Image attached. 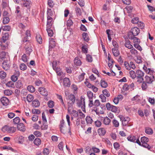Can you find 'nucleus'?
Returning a JSON list of instances; mask_svg holds the SVG:
<instances>
[{
    "label": "nucleus",
    "mask_w": 155,
    "mask_h": 155,
    "mask_svg": "<svg viewBox=\"0 0 155 155\" xmlns=\"http://www.w3.org/2000/svg\"><path fill=\"white\" fill-rule=\"evenodd\" d=\"M82 35L83 38L84 39V40L87 42H88L89 40V39L87 34L86 32H84L82 34Z\"/></svg>",
    "instance_id": "cd10ccee"
},
{
    "label": "nucleus",
    "mask_w": 155,
    "mask_h": 155,
    "mask_svg": "<svg viewBox=\"0 0 155 155\" xmlns=\"http://www.w3.org/2000/svg\"><path fill=\"white\" fill-rule=\"evenodd\" d=\"M50 28H47L46 30L48 33V36L50 37H51L53 36V32L52 30L50 29Z\"/></svg>",
    "instance_id": "58836bf2"
},
{
    "label": "nucleus",
    "mask_w": 155,
    "mask_h": 155,
    "mask_svg": "<svg viewBox=\"0 0 155 155\" xmlns=\"http://www.w3.org/2000/svg\"><path fill=\"white\" fill-rule=\"evenodd\" d=\"M146 82L148 84H151L153 81L154 77L153 76L151 75L150 76L146 75L145 77Z\"/></svg>",
    "instance_id": "9b49d317"
},
{
    "label": "nucleus",
    "mask_w": 155,
    "mask_h": 155,
    "mask_svg": "<svg viewBox=\"0 0 155 155\" xmlns=\"http://www.w3.org/2000/svg\"><path fill=\"white\" fill-rule=\"evenodd\" d=\"M1 28L4 31H9L11 29V28L10 26L5 25L2 26Z\"/></svg>",
    "instance_id": "de8ad7c7"
},
{
    "label": "nucleus",
    "mask_w": 155,
    "mask_h": 155,
    "mask_svg": "<svg viewBox=\"0 0 155 155\" xmlns=\"http://www.w3.org/2000/svg\"><path fill=\"white\" fill-rule=\"evenodd\" d=\"M25 48L26 53L29 55L30 53L32 51V50L31 48V46L27 47V45H26Z\"/></svg>",
    "instance_id": "c756f323"
},
{
    "label": "nucleus",
    "mask_w": 155,
    "mask_h": 155,
    "mask_svg": "<svg viewBox=\"0 0 155 155\" xmlns=\"http://www.w3.org/2000/svg\"><path fill=\"white\" fill-rule=\"evenodd\" d=\"M0 58L3 61L6 60H10L8 53L4 51L0 52Z\"/></svg>",
    "instance_id": "6e6552de"
},
{
    "label": "nucleus",
    "mask_w": 155,
    "mask_h": 155,
    "mask_svg": "<svg viewBox=\"0 0 155 155\" xmlns=\"http://www.w3.org/2000/svg\"><path fill=\"white\" fill-rule=\"evenodd\" d=\"M27 100L29 102L32 101L34 99L33 96L31 94H28L27 96Z\"/></svg>",
    "instance_id": "a19ab883"
},
{
    "label": "nucleus",
    "mask_w": 155,
    "mask_h": 155,
    "mask_svg": "<svg viewBox=\"0 0 155 155\" xmlns=\"http://www.w3.org/2000/svg\"><path fill=\"white\" fill-rule=\"evenodd\" d=\"M74 63L77 66H80L81 64V62L78 57H76L74 58Z\"/></svg>",
    "instance_id": "4be33fe9"
},
{
    "label": "nucleus",
    "mask_w": 155,
    "mask_h": 155,
    "mask_svg": "<svg viewBox=\"0 0 155 155\" xmlns=\"http://www.w3.org/2000/svg\"><path fill=\"white\" fill-rule=\"evenodd\" d=\"M112 123L114 126L116 127H118L119 126V123L118 121L116 119H114L112 120Z\"/></svg>",
    "instance_id": "09e8293b"
},
{
    "label": "nucleus",
    "mask_w": 155,
    "mask_h": 155,
    "mask_svg": "<svg viewBox=\"0 0 155 155\" xmlns=\"http://www.w3.org/2000/svg\"><path fill=\"white\" fill-rule=\"evenodd\" d=\"M9 64V60H6L3 61L2 63V67L3 69L6 71L8 70L10 67Z\"/></svg>",
    "instance_id": "1a4fd4ad"
},
{
    "label": "nucleus",
    "mask_w": 155,
    "mask_h": 155,
    "mask_svg": "<svg viewBox=\"0 0 155 155\" xmlns=\"http://www.w3.org/2000/svg\"><path fill=\"white\" fill-rule=\"evenodd\" d=\"M20 121V119L18 117H16L13 120V122L15 124H18Z\"/></svg>",
    "instance_id": "bf43d9fd"
},
{
    "label": "nucleus",
    "mask_w": 155,
    "mask_h": 155,
    "mask_svg": "<svg viewBox=\"0 0 155 155\" xmlns=\"http://www.w3.org/2000/svg\"><path fill=\"white\" fill-rule=\"evenodd\" d=\"M142 83H143L141 86L142 89L143 90H146L148 87V86L147 84V82H146V81H144Z\"/></svg>",
    "instance_id": "72a5a7b5"
},
{
    "label": "nucleus",
    "mask_w": 155,
    "mask_h": 155,
    "mask_svg": "<svg viewBox=\"0 0 155 155\" xmlns=\"http://www.w3.org/2000/svg\"><path fill=\"white\" fill-rule=\"evenodd\" d=\"M120 121L122 122L123 126H126L128 122L130 120V119L128 117H125L122 115H119L118 116Z\"/></svg>",
    "instance_id": "39448f33"
},
{
    "label": "nucleus",
    "mask_w": 155,
    "mask_h": 155,
    "mask_svg": "<svg viewBox=\"0 0 155 155\" xmlns=\"http://www.w3.org/2000/svg\"><path fill=\"white\" fill-rule=\"evenodd\" d=\"M23 2V5L24 6L28 8H30V1L28 0H22Z\"/></svg>",
    "instance_id": "aec40b11"
},
{
    "label": "nucleus",
    "mask_w": 155,
    "mask_h": 155,
    "mask_svg": "<svg viewBox=\"0 0 155 155\" xmlns=\"http://www.w3.org/2000/svg\"><path fill=\"white\" fill-rule=\"evenodd\" d=\"M139 43L134 44V46L135 48L141 51L142 50V49L140 45H139Z\"/></svg>",
    "instance_id": "5fc2aeb1"
},
{
    "label": "nucleus",
    "mask_w": 155,
    "mask_h": 155,
    "mask_svg": "<svg viewBox=\"0 0 155 155\" xmlns=\"http://www.w3.org/2000/svg\"><path fill=\"white\" fill-rule=\"evenodd\" d=\"M64 86L66 87H69L70 86L71 83L69 79L67 78H64L63 80Z\"/></svg>",
    "instance_id": "2eb2a0df"
},
{
    "label": "nucleus",
    "mask_w": 155,
    "mask_h": 155,
    "mask_svg": "<svg viewBox=\"0 0 155 155\" xmlns=\"http://www.w3.org/2000/svg\"><path fill=\"white\" fill-rule=\"evenodd\" d=\"M12 91L10 90H6L4 91V93L6 95L10 96L12 94Z\"/></svg>",
    "instance_id": "c03bdc74"
},
{
    "label": "nucleus",
    "mask_w": 155,
    "mask_h": 155,
    "mask_svg": "<svg viewBox=\"0 0 155 155\" xmlns=\"http://www.w3.org/2000/svg\"><path fill=\"white\" fill-rule=\"evenodd\" d=\"M86 60L88 62H92L93 61V58L92 56L89 54H87L86 55Z\"/></svg>",
    "instance_id": "49530a36"
},
{
    "label": "nucleus",
    "mask_w": 155,
    "mask_h": 155,
    "mask_svg": "<svg viewBox=\"0 0 155 155\" xmlns=\"http://www.w3.org/2000/svg\"><path fill=\"white\" fill-rule=\"evenodd\" d=\"M98 134L101 136H104L106 133V131L105 129L103 128H99L97 130Z\"/></svg>",
    "instance_id": "dca6fc26"
},
{
    "label": "nucleus",
    "mask_w": 155,
    "mask_h": 155,
    "mask_svg": "<svg viewBox=\"0 0 155 155\" xmlns=\"http://www.w3.org/2000/svg\"><path fill=\"white\" fill-rule=\"evenodd\" d=\"M48 104L49 107L52 108L54 106V102L52 101H50L48 102Z\"/></svg>",
    "instance_id": "e2e57ef3"
},
{
    "label": "nucleus",
    "mask_w": 155,
    "mask_h": 155,
    "mask_svg": "<svg viewBox=\"0 0 155 155\" xmlns=\"http://www.w3.org/2000/svg\"><path fill=\"white\" fill-rule=\"evenodd\" d=\"M34 143L37 146L39 145L41 143V140L39 138H36L34 141Z\"/></svg>",
    "instance_id": "79ce46f5"
},
{
    "label": "nucleus",
    "mask_w": 155,
    "mask_h": 155,
    "mask_svg": "<svg viewBox=\"0 0 155 155\" xmlns=\"http://www.w3.org/2000/svg\"><path fill=\"white\" fill-rule=\"evenodd\" d=\"M137 81L138 83H142L144 80L143 77L144 73L140 70H137L136 72Z\"/></svg>",
    "instance_id": "f03ea898"
},
{
    "label": "nucleus",
    "mask_w": 155,
    "mask_h": 155,
    "mask_svg": "<svg viewBox=\"0 0 155 155\" xmlns=\"http://www.w3.org/2000/svg\"><path fill=\"white\" fill-rule=\"evenodd\" d=\"M130 77L133 79L136 78V73L133 70L130 71L129 72Z\"/></svg>",
    "instance_id": "2f4dec72"
},
{
    "label": "nucleus",
    "mask_w": 155,
    "mask_h": 155,
    "mask_svg": "<svg viewBox=\"0 0 155 155\" xmlns=\"http://www.w3.org/2000/svg\"><path fill=\"white\" fill-rule=\"evenodd\" d=\"M140 141L141 142H140L139 139H137L136 141V143H137L139 145L142 146L148 150L151 148V147L147 143L149 141V139L148 138L144 136L141 137Z\"/></svg>",
    "instance_id": "f257e3e1"
},
{
    "label": "nucleus",
    "mask_w": 155,
    "mask_h": 155,
    "mask_svg": "<svg viewBox=\"0 0 155 155\" xmlns=\"http://www.w3.org/2000/svg\"><path fill=\"white\" fill-rule=\"evenodd\" d=\"M77 105L79 107H81L84 112L85 111L84 99L81 97L80 101L77 103Z\"/></svg>",
    "instance_id": "0eeeda50"
},
{
    "label": "nucleus",
    "mask_w": 155,
    "mask_h": 155,
    "mask_svg": "<svg viewBox=\"0 0 155 155\" xmlns=\"http://www.w3.org/2000/svg\"><path fill=\"white\" fill-rule=\"evenodd\" d=\"M47 13V17H51L53 15L54 13L51 9L48 8Z\"/></svg>",
    "instance_id": "7c9ffc66"
},
{
    "label": "nucleus",
    "mask_w": 155,
    "mask_h": 155,
    "mask_svg": "<svg viewBox=\"0 0 155 155\" xmlns=\"http://www.w3.org/2000/svg\"><path fill=\"white\" fill-rule=\"evenodd\" d=\"M38 91L42 95L46 96L48 95V92L45 88L40 87L39 88Z\"/></svg>",
    "instance_id": "f8f14e48"
},
{
    "label": "nucleus",
    "mask_w": 155,
    "mask_h": 155,
    "mask_svg": "<svg viewBox=\"0 0 155 155\" xmlns=\"http://www.w3.org/2000/svg\"><path fill=\"white\" fill-rule=\"evenodd\" d=\"M140 33V30L138 28L134 27L131 29L130 31L128 33V35H130L134 36H137Z\"/></svg>",
    "instance_id": "423d86ee"
},
{
    "label": "nucleus",
    "mask_w": 155,
    "mask_h": 155,
    "mask_svg": "<svg viewBox=\"0 0 155 155\" xmlns=\"http://www.w3.org/2000/svg\"><path fill=\"white\" fill-rule=\"evenodd\" d=\"M40 103L37 99H35L32 102V106L34 107H38L39 106Z\"/></svg>",
    "instance_id": "b1692460"
},
{
    "label": "nucleus",
    "mask_w": 155,
    "mask_h": 155,
    "mask_svg": "<svg viewBox=\"0 0 155 155\" xmlns=\"http://www.w3.org/2000/svg\"><path fill=\"white\" fill-rule=\"evenodd\" d=\"M53 69L56 71V73L59 76H60L61 75V71L60 68L59 67H57V68H55V69Z\"/></svg>",
    "instance_id": "c9c22d12"
},
{
    "label": "nucleus",
    "mask_w": 155,
    "mask_h": 155,
    "mask_svg": "<svg viewBox=\"0 0 155 155\" xmlns=\"http://www.w3.org/2000/svg\"><path fill=\"white\" fill-rule=\"evenodd\" d=\"M128 140L131 142L136 143V141L137 139L135 136L134 135H131L129 136L127 138Z\"/></svg>",
    "instance_id": "393cba45"
},
{
    "label": "nucleus",
    "mask_w": 155,
    "mask_h": 155,
    "mask_svg": "<svg viewBox=\"0 0 155 155\" xmlns=\"http://www.w3.org/2000/svg\"><path fill=\"white\" fill-rule=\"evenodd\" d=\"M36 38L37 42L39 44L42 43V40L41 36L39 34H37L36 36Z\"/></svg>",
    "instance_id": "a878e982"
},
{
    "label": "nucleus",
    "mask_w": 155,
    "mask_h": 155,
    "mask_svg": "<svg viewBox=\"0 0 155 155\" xmlns=\"http://www.w3.org/2000/svg\"><path fill=\"white\" fill-rule=\"evenodd\" d=\"M101 87L103 88H106L107 86V83L102 80L101 81Z\"/></svg>",
    "instance_id": "37998d69"
},
{
    "label": "nucleus",
    "mask_w": 155,
    "mask_h": 155,
    "mask_svg": "<svg viewBox=\"0 0 155 155\" xmlns=\"http://www.w3.org/2000/svg\"><path fill=\"white\" fill-rule=\"evenodd\" d=\"M20 68L21 70L24 71L26 69L27 67L25 64L21 63L20 65Z\"/></svg>",
    "instance_id": "864d4df0"
},
{
    "label": "nucleus",
    "mask_w": 155,
    "mask_h": 155,
    "mask_svg": "<svg viewBox=\"0 0 155 155\" xmlns=\"http://www.w3.org/2000/svg\"><path fill=\"white\" fill-rule=\"evenodd\" d=\"M99 97L101 99V101L102 102H105L106 101V97L104 95V94H101L99 96Z\"/></svg>",
    "instance_id": "052dcab7"
},
{
    "label": "nucleus",
    "mask_w": 155,
    "mask_h": 155,
    "mask_svg": "<svg viewBox=\"0 0 155 155\" xmlns=\"http://www.w3.org/2000/svg\"><path fill=\"white\" fill-rule=\"evenodd\" d=\"M111 122L110 119L107 117H106L104 118L103 123L105 125H109Z\"/></svg>",
    "instance_id": "5701e85b"
},
{
    "label": "nucleus",
    "mask_w": 155,
    "mask_h": 155,
    "mask_svg": "<svg viewBox=\"0 0 155 155\" xmlns=\"http://www.w3.org/2000/svg\"><path fill=\"white\" fill-rule=\"evenodd\" d=\"M81 50L85 54L87 53L88 49L86 45H83L81 47Z\"/></svg>",
    "instance_id": "8fccbe9b"
},
{
    "label": "nucleus",
    "mask_w": 155,
    "mask_h": 155,
    "mask_svg": "<svg viewBox=\"0 0 155 155\" xmlns=\"http://www.w3.org/2000/svg\"><path fill=\"white\" fill-rule=\"evenodd\" d=\"M113 53L114 56L115 57L118 56L120 54V53L117 49H116L115 48L112 49Z\"/></svg>",
    "instance_id": "c85d7f7f"
},
{
    "label": "nucleus",
    "mask_w": 155,
    "mask_h": 155,
    "mask_svg": "<svg viewBox=\"0 0 155 155\" xmlns=\"http://www.w3.org/2000/svg\"><path fill=\"white\" fill-rule=\"evenodd\" d=\"M25 36L24 37L23 40L24 42H28L27 44L28 46L30 45L29 42V39L31 38L30 31L29 30H27L25 32Z\"/></svg>",
    "instance_id": "20e7f679"
},
{
    "label": "nucleus",
    "mask_w": 155,
    "mask_h": 155,
    "mask_svg": "<svg viewBox=\"0 0 155 155\" xmlns=\"http://www.w3.org/2000/svg\"><path fill=\"white\" fill-rule=\"evenodd\" d=\"M1 101L3 105L6 106L9 103V101L8 99L6 97H2L1 99Z\"/></svg>",
    "instance_id": "ddd939ff"
},
{
    "label": "nucleus",
    "mask_w": 155,
    "mask_h": 155,
    "mask_svg": "<svg viewBox=\"0 0 155 155\" xmlns=\"http://www.w3.org/2000/svg\"><path fill=\"white\" fill-rule=\"evenodd\" d=\"M21 59L24 62H27L28 61V58L26 54H24L22 56Z\"/></svg>",
    "instance_id": "680f3d73"
},
{
    "label": "nucleus",
    "mask_w": 155,
    "mask_h": 155,
    "mask_svg": "<svg viewBox=\"0 0 155 155\" xmlns=\"http://www.w3.org/2000/svg\"><path fill=\"white\" fill-rule=\"evenodd\" d=\"M145 133L148 134H151L153 133L152 130L150 128L146 127L145 130Z\"/></svg>",
    "instance_id": "e433bc0d"
},
{
    "label": "nucleus",
    "mask_w": 155,
    "mask_h": 155,
    "mask_svg": "<svg viewBox=\"0 0 155 155\" xmlns=\"http://www.w3.org/2000/svg\"><path fill=\"white\" fill-rule=\"evenodd\" d=\"M2 130L3 131H7L8 133L12 134L14 133L16 131V128L13 127L5 126L3 127Z\"/></svg>",
    "instance_id": "7ed1b4c3"
},
{
    "label": "nucleus",
    "mask_w": 155,
    "mask_h": 155,
    "mask_svg": "<svg viewBox=\"0 0 155 155\" xmlns=\"http://www.w3.org/2000/svg\"><path fill=\"white\" fill-rule=\"evenodd\" d=\"M6 74L5 72L3 71H0V78L2 79H4L6 77Z\"/></svg>",
    "instance_id": "6e6d98bb"
},
{
    "label": "nucleus",
    "mask_w": 155,
    "mask_h": 155,
    "mask_svg": "<svg viewBox=\"0 0 155 155\" xmlns=\"http://www.w3.org/2000/svg\"><path fill=\"white\" fill-rule=\"evenodd\" d=\"M27 89L31 93H33L35 91V88L32 85L28 86Z\"/></svg>",
    "instance_id": "4c0bfd02"
},
{
    "label": "nucleus",
    "mask_w": 155,
    "mask_h": 155,
    "mask_svg": "<svg viewBox=\"0 0 155 155\" xmlns=\"http://www.w3.org/2000/svg\"><path fill=\"white\" fill-rule=\"evenodd\" d=\"M91 150L93 151L94 153H98L100 152V150L99 149L96 148L95 147H93L91 149L89 147H87V149L86 150V152H87V150Z\"/></svg>",
    "instance_id": "6ab92c4d"
},
{
    "label": "nucleus",
    "mask_w": 155,
    "mask_h": 155,
    "mask_svg": "<svg viewBox=\"0 0 155 155\" xmlns=\"http://www.w3.org/2000/svg\"><path fill=\"white\" fill-rule=\"evenodd\" d=\"M6 85L9 87H14V83L13 81H9L6 84Z\"/></svg>",
    "instance_id": "13d9d810"
},
{
    "label": "nucleus",
    "mask_w": 155,
    "mask_h": 155,
    "mask_svg": "<svg viewBox=\"0 0 155 155\" xmlns=\"http://www.w3.org/2000/svg\"><path fill=\"white\" fill-rule=\"evenodd\" d=\"M8 17L9 16L3 17V24H8L9 22L10 19Z\"/></svg>",
    "instance_id": "ea45409f"
},
{
    "label": "nucleus",
    "mask_w": 155,
    "mask_h": 155,
    "mask_svg": "<svg viewBox=\"0 0 155 155\" xmlns=\"http://www.w3.org/2000/svg\"><path fill=\"white\" fill-rule=\"evenodd\" d=\"M17 129L22 132H24L25 130V127L24 124L22 123H20L17 125Z\"/></svg>",
    "instance_id": "f3484780"
},
{
    "label": "nucleus",
    "mask_w": 155,
    "mask_h": 155,
    "mask_svg": "<svg viewBox=\"0 0 155 155\" xmlns=\"http://www.w3.org/2000/svg\"><path fill=\"white\" fill-rule=\"evenodd\" d=\"M130 51L131 54L134 55H136L138 54V51H137L135 48H134L131 49Z\"/></svg>",
    "instance_id": "3c124183"
},
{
    "label": "nucleus",
    "mask_w": 155,
    "mask_h": 155,
    "mask_svg": "<svg viewBox=\"0 0 155 155\" xmlns=\"http://www.w3.org/2000/svg\"><path fill=\"white\" fill-rule=\"evenodd\" d=\"M55 42L52 38L51 39V40L49 41V48H53L55 46Z\"/></svg>",
    "instance_id": "bb28decb"
},
{
    "label": "nucleus",
    "mask_w": 155,
    "mask_h": 155,
    "mask_svg": "<svg viewBox=\"0 0 155 155\" xmlns=\"http://www.w3.org/2000/svg\"><path fill=\"white\" fill-rule=\"evenodd\" d=\"M48 4L49 7L52 8L53 7L54 4L52 0H48Z\"/></svg>",
    "instance_id": "338daca9"
},
{
    "label": "nucleus",
    "mask_w": 155,
    "mask_h": 155,
    "mask_svg": "<svg viewBox=\"0 0 155 155\" xmlns=\"http://www.w3.org/2000/svg\"><path fill=\"white\" fill-rule=\"evenodd\" d=\"M75 11L76 14L78 16H80L81 15V11L80 8L76 7L75 8Z\"/></svg>",
    "instance_id": "f704fd0d"
},
{
    "label": "nucleus",
    "mask_w": 155,
    "mask_h": 155,
    "mask_svg": "<svg viewBox=\"0 0 155 155\" xmlns=\"http://www.w3.org/2000/svg\"><path fill=\"white\" fill-rule=\"evenodd\" d=\"M102 92L103 93V94L106 96L107 97H109L110 96V94L109 92L107 89H105L103 90Z\"/></svg>",
    "instance_id": "603ef678"
},
{
    "label": "nucleus",
    "mask_w": 155,
    "mask_h": 155,
    "mask_svg": "<svg viewBox=\"0 0 155 155\" xmlns=\"http://www.w3.org/2000/svg\"><path fill=\"white\" fill-rule=\"evenodd\" d=\"M128 38L130 40H133L134 44L139 43L140 41L139 38L135 37V36H132V35H128Z\"/></svg>",
    "instance_id": "9d476101"
},
{
    "label": "nucleus",
    "mask_w": 155,
    "mask_h": 155,
    "mask_svg": "<svg viewBox=\"0 0 155 155\" xmlns=\"http://www.w3.org/2000/svg\"><path fill=\"white\" fill-rule=\"evenodd\" d=\"M148 101L152 105L154 104L155 102V99L154 98H152L149 97L148 99Z\"/></svg>",
    "instance_id": "774afa93"
},
{
    "label": "nucleus",
    "mask_w": 155,
    "mask_h": 155,
    "mask_svg": "<svg viewBox=\"0 0 155 155\" xmlns=\"http://www.w3.org/2000/svg\"><path fill=\"white\" fill-rule=\"evenodd\" d=\"M87 95L89 100L92 99L93 97V93L91 91L87 92Z\"/></svg>",
    "instance_id": "4d7b16f0"
},
{
    "label": "nucleus",
    "mask_w": 155,
    "mask_h": 155,
    "mask_svg": "<svg viewBox=\"0 0 155 155\" xmlns=\"http://www.w3.org/2000/svg\"><path fill=\"white\" fill-rule=\"evenodd\" d=\"M123 90L125 91H127L129 89V86L127 84H125L123 86Z\"/></svg>",
    "instance_id": "0e129e2a"
},
{
    "label": "nucleus",
    "mask_w": 155,
    "mask_h": 155,
    "mask_svg": "<svg viewBox=\"0 0 155 155\" xmlns=\"http://www.w3.org/2000/svg\"><path fill=\"white\" fill-rule=\"evenodd\" d=\"M22 86L23 83L21 80H18L15 84L16 87L17 88H20Z\"/></svg>",
    "instance_id": "473e14b6"
},
{
    "label": "nucleus",
    "mask_w": 155,
    "mask_h": 155,
    "mask_svg": "<svg viewBox=\"0 0 155 155\" xmlns=\"http://www.w3.org/2000/svg\"><path fill=\"white\" fill-rule=\"evenodd\" d=\"M68 100H69L71 101V103L74 104V103L75 99L74 96L72 94H70L68 95L67 97L66 98Z\"/></svg>",
    "instance_id": "a211bd4d"
},
{
    "label": "nucleus",
    "mask_w": 155,
    "mask_h": 155,
    "mask_svg": "<svg viewBox=\"0 0 155 155\" xmlns=\"http://www.w3.org/2000/svg\"><path fill=\"white\" fill-rule=\"evenodd\" d=\"M124 45L126 47L129 49H131L133 48V45H131L130 42L129 40L126 41Z\"/></svg>",
    "instance_id": "412c9836"
},
{
    "label": "nucleus",
    "mask_w": 155,
    "mask_h": 155,
    "mask_svg": "<svg viewBox=\"0 0 155 155\" xmlns=\"http://www.w3.org/2000/svg\"><path fill=\"white\" fill-rule=\"evenodd\" d=\"M47 122H44L43 125L41 127V129L42 130H46L48 128Z\"/></svg>",
    "instance_id": "a18cd8bd"
},
{
    "label": "nucleus",
    "mask_w": 155,
    "mask_h": 155,
    "mask_svg": "<svg viewBox=\"0 0 155 155\" xmlns=\"http://www.w3.org/2000/svg\"><path fill=\"white\" fill-rule=\"evenodd\" d=\"M47 28H51L52 26L53 19L51 17H47Z\"/></svg>",
    "instance_id": "4468645a"
},
{
    "label": "nucleus",
    "mask_w": 155,
    "mask_h": 155,
    "mask_svg": "<svg viewBox=\"0 0 155 155\" xmlns=\"http://www.w3.org/2000/svg\"><path fill=\"white\" fill-rule=\"evenodd\" d=\"M117 107L114 106L112 105L110 110L114 113H116L117 111Z\"/></svg>",
    "instance_id": "69168bd1"
}]
</instances>
